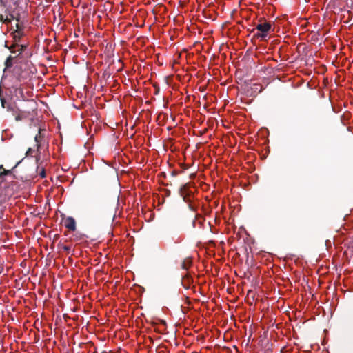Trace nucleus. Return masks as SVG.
Here are the masks:
<instances>
[{"mask_svg": "<svg viewBox=\"0 0 353 353\" xmlns=\"http://www.w3.org/2000/svg\"><path fill=\"white\" fill-rule=\"evenodd\" d=\"M1 272H2L1 270H0V274L1 273Z\"/></svg>", "mask_w": 353, "mask_h": 353, "instance_id": "21", "label": "nucleus"}, {"mask_svg": "<svg viewBox=\"0 0 353 353\" xmlns=\"http://www.w3.org/2000/svg\"><path fill=\"white\" fill-rule=\"evenodd\" d=\"M163 239L168 245L178 244L182 241L181 236L177 232L173 231L165 232Z\"/></svg>", "mask_w": 353, "mask_h": 353, "instance_id": "2", "label": "nucleus"}, {"mask_svg": "<svg viewBox=\"0 0 353 353\" xmlns=\"http://www.w3.org/2000/svg\"><path fill=\"white\" fill-rule=\"evenodd\" d=\"M23 119V117L20 114H18L16 117H15V120L17 121H21Z\"/></svg>", "mask_w": 353, "mask_h": 353, "instance_id": "15", "label": "nucleus"}, {"mask_svg": "<svg viewBox=\"0 0 353 353\" xmlns=\"http://www.w3.org/2000/svg\"><path fill=\"white\" fill-rule=\"evenodd\" d=\"M21 0H0V3L6 6L8 3H12L13 5H17Z\"/></svg>", "mask_w": 353, "mask_h": 353, "instance_id": "7", "label": "nucleus"}, {"mask_svg": "<svg viewBox=\"0 0 353 353\" xmlns=\"http://www.w3.org/2000/svg\"><path fill=\"white\" fill-rule=\"evenodd\" d=\"M1 101L2 106L5 108L6 100L4 99H1Z\"/></svg>", "mask_w": 353, "mask_h": 353, "instance_id": "17", "label": "nucleus"}, {"mask_svg": "<svg viewBox=\"0 0 353 353\" xmlns=\"http://www.w3.org/2000/svg\"><path fill=\"white\" fill-rule=\"evenodd\" d=\"M21 161L17 162V163L15 165V166L14 168H16L20 163H21Z\"/></svg>", "mask_w": 353, "mask_h": 353, "instance_id": "18", "label": "nucleus"}, {"mask_svg": "<svg viewBox=\"0 0 353 353\" xmlns=\"http://www.w3.org/2000/svg\"><path fill=\"white\" fill-rule=\"evenodd\" d=\"M158 92H159V90H157L155 91V94H158Z\"/></svg>", "mask_w": 353, "mask_h": 353, "instance_id": "19", "label": "nucleus"}, {"mask_svg": "<svg viewBox=\"0 0 353 353\" xmlns=\"http://www.w3.org/2000/svg\"><path fill=\"white\" fill-rule=\"evenodd\" d=\"M192 265V261L190 258H186L185 259L181 264V268L183 269V270H188V268L191 266Z\"/></svg>", "mask_w": 353, "mask_h": 353, "instance_id": "6", "label": "nucleus"}, {"mask_svg": "<svg viewBox=\"0 0 353 353\" xmlns=\"http://www.w3.org/2000/svg\"><path fill=\"white\" fill-rule=\"evenodd\" d=\"M23 48L24 47L23 46H19V49L17 50V51L19 52V54L22 53Z\"/></svg>", "mask_w": 353, "mask_h": 353, "instance_id": "16", "label": "nucleus"}, {"mask_svg": "<svg viewBox=\"0 0 353 353\" xmlns=\"http://www.w3.org/2000/svg\"><path fill=\"white\" fill-rule=\"evenodd\" d=\"M12 60L13 57L12 56H9L6 61H5V65L6 68H10L12 66Z\"/></svg>", "mask_w": 353, "mask_h": 353, "instance_id": "8", "label": "nucleus"}, {"mask_svg": "<svg viewBox=\"0 0 353 353\" xmlns=\"http://www.w3.org/2000/svg\"><path fill=\"white\" fill-rule=\"evenodd\" d=\"M32 151V148H29L26 152V157L29 156L31 154Z\"/></svg>", "mask_w": 353, "mask_h": 353, "instance_id": "14", "label": "nucleus"}, {"mask_svg": "<svg viewBox=\"0 0 353 353\" xmlns=\"http://www.w3.org/2000/svg\"><path fill=\"white\" fill-rule=\"evenodd\" d=\"M21 37V31L19 30H17L15 32H14V39H16L17 37H19L20 38Z\"/></svg>", "mask_w": 353, "mask_h": 353, "instance_id": "13", "label": "nucleus"}, {"mask_svg": "<svg viewBox=\"0 0 353 353\" xmlns=\"http://www.w3.org/2000/svg\"><path fill=\"white\" fill-rule=\"evenodd\" d=\"M2 168H3V165H0V170H1V169H2Z\"/></svg>", "mask_w": 353, "mask_h": 353, "instance_id": "20", "label": "nucleus"}, {"mask_svg": "<svg viewBox=\"0 0 353 353\" xmlns=\"http://www.w3.org/2000/svg\"><path fill=\"white\" fill-rule=\"evenodd\" d=\"M58 247L60 248L61 249L63 250L65 252H66L68 253L70 250V246L65 245H63V244L59 243Z\"/></svg>", "mask_w": 353, "mask_h": 353, "instance_id": "9", "label": "nucleus"}, {"mask_svg": "<svg viewBox=\"0 0 353 353\" xmlns=\"http://www.w3.org/2000/svg\"><path fill=\"white\" fill-rule=\"evenodd\" d=\"M259 21L260 23L256 26L258 32L255 34V36L258 38L265 39L271 28V24L266 21L262 22V19H260Z\"/></svg>", "mask_w": 353, "mask_h": 353, "instance_id": "1", "label": "nucleus"}, {"mask_svg": "<svg viewBox=\"0 0 353 353\" xmlns=\"http://www.w3.org/2000/svg\"><path fill=\"white\" fill-rule=\"evenodd\" d=\"M192 283L193 279L189 274H186L182 277L181 285L185 289H190Z\"/></svg>", "mask_w": 353, "mask_h": 353, "instance_id": "5", "label": "nucleus"}, {"mask_svg": "<svg viewBox=\"0 0 353 353\" xmlns=\"http://www.w3.org/2000/svg\"><path fill=\"white\" fill-rule=\"evenodd\" d=\"M199 223V225H201V221L199 220L198 218L195 217V219L192 221V225L194 228L196 227V224Z\"/></svg>", "mask_w": 353, "mask_h": 353, "instance_id": "12", "label": "nucleus"}, {"mask_svg": "<svg viewBox=\"0 0 353 353\" xmlns=\"http://www.w3.org/2000/svg\"><path fill=\"white\" fill-rule=\"evenodd\" d=\"M64 226L71 231L76 230V221L74 218L68 216L63 221Z\"/></svg>", "mask_w": 353, "mask_h": 353, "instance_id": "3", "label": "nucleus"}, {"mask_svg": "<svg viewBox=\"0 0 353 353\" xmlns=\"http://www.w3.org/2000/svg\"><path fill=\"white\" fill-rule=\"evenodd\" d=\"M37 172L39 174V176L41 177V178H44L46 177V171L44 170V168H41V169H39L38 168V170H37Z\"/></svg>", "mask_w": 353, "mask_h": 353, "instance_id": "10", "label": "nucleus"}, {"mask_svg": "<svg viewBox=\"0 0 353 353\" xmlns=\"http://www.w3.org/2000/svg\"><path fill=\"white\" fill-rule=\"evenodd\" d=\"M41 134V129H39V134H37V135L35 136V138H34L35 141H36L37 143L40 142Z\"/></svg>", "mask_w": 353, "mask_h": 353, "instance_id": "11", "label": "nucleus"}, {"mask_svg": "<svg viewBox=\"0 0 353 353\" xmlns=\"http://www.w3.org/2000/svg\"><path fill=\"white\" fill-rule=\"evenodd\" d=\"M179 192L180 196L183 197L184 201H189V199L188 197L190 196V192L188 190V184L183 185L180 188Z\"/></svg>", "mask_w": 353, "mask_h": 353, "instance_id": "4", "label": "nucleus"}]
</instances>
